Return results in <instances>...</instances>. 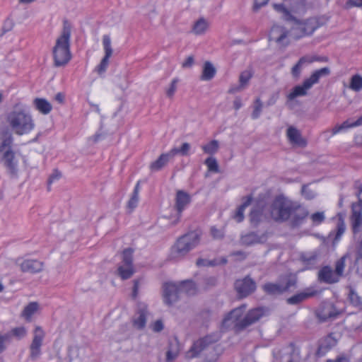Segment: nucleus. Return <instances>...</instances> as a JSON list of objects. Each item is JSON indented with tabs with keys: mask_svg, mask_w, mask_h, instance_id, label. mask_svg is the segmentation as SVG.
Wrapping results in <instances>:
<instances>
[{
	"mask_svg": "<svg viewBox=\"0 0 362 362\" xmlns=\"http://www.w3.org/2000/svg\"><path fill=\"white\" fill-rule=\"evenodd\" d=\"M219 339L220 335L217 333H211L199 338L193 343L192 346L187 353V357L188 358L197 357L203 350L206 349L211 344L217 342Z\"/></svg>",
	"mask_w": 362,
	"mask_h": 362,
	"instance_id": "nucleus-8",
	"label": "nucleus"
},
{
	"mask_svg": "<svg viewBox=\"0 0 362 362\" xmlns=\"http://www.w3.org/2000/svg\"><path fill=\"white\" fill-rule=\"evenodd\" d=\"M164 328L163 323L161 320H157L153 325V330L155 332H160Z\"/></svg>",
	"mask_w": 362,
	"mask_h": 362,
	"instance_id": "nucleus-63",
	"label": "nucleus"
},
{
	"mask_svg": "<svg viewBox=\"0 0 362 362\" xmlns=\"http://www.w3.org/2000/svg\"><path fill=\"white\" fill-rule=\"evenodd\" d=\"M0 139V153L5 152L7 149H11L13 137L8 130H4L1 132Z\"/></svg>",
	"mask_w": 362,
	"mask_h": 362,
	"instance_id": "nucleus-28",
	"label": "nucleus"
},
{
	"mask_svg": "<svg viewBox=\"0 0 362 362\" xmlns=\"http://www.w3.org/2000/svg\"><path fill=\"white\" fill-rule=\"evenodd\" d=\"M286 134L288 140L294 144H297L299 146H305L307 142L305 139L302 138L300 132L293 127H289L287 129Z\"/></svg>",
	"mask_w": 362,
	"mask_h": 362,
	"instance_id": "nucleus-25",
	"label": "nucleus"
},
{
	"mask_svg": "<svg viewBox=\"0 0 362 362\" xmlns=\"http://www.w3.org/2000/svg\"><path fill=\"white\" fill-rule=\"evenodd\" d=\"M45 332L40 326H37L34 330V337L30 346V358L35 360L41 354V346L42 345Z\"/></svg>",
	"mask_w": 362,
	"mask_h": 362,
	"instance_id": "nucleus-14",
	"label": "nucleus"
},
{
	"mask_svg": "<svg viewBox=\"0 0 362 362\" xmlns=\"http://www.w3.org/2000/svg\"><path fill=\"white\" fill-rule=\"evenodd\" d=\"M194 57L192 56H189L185 62H182V66L183 68H190L194 64Z\"/></svg>",
	"mask_w": 362,
	"mask_h": 362,
	"instance_id": "nucleus-64",
	"label": "nucleus"
},
{
	"mask_svg": "<svg viewBox=\"0 0 362 362\" xmlns=\"http://www.w3.org/2000/svg\"><path fill=\"white\" fill-rule=\"evenodd\" d=\"M191 146L189 143H183L180 148H173L170 151L173 157L177 154H180L182 156H187L189 155Z\"/></svg>",
	"mask_w": 362,
	"mask_h": 362,
	"instance_id": "nucleus-43",
	"label": "nucleus"
},
{
	"mask_svg": "<svg viewBox=\"0 0 362 362\" xmlns=\"http://www.w3.org/2000/svg\"><path fill=\"white\" fill-rule=\"evenodd\" d=\"M204 164L207 166L209 171L214 172V173L219 172L218 164L215 158H214V157L207 158L204 161Z\"/></svg>",
	"mask_w": 362,
	"mask_h": 362,
	"instance_id": "nucleus-49",
	"label": "nucleus"
},
{
	"mask_svg": "<svg viewBox=\"0 0 362 362\" xmlns=\"http://www.w3.org/2000/svg\"><path fill=\"white\" fill-rule=\"evenodd\" d=\"M10 331L13 338H16L18 340L24 338L27 334V330L23 326L14 327L11 329Z\"/></svg>",
	"mask_w": 362,
	"mask_h": 362,
	"instance_id": "nucleus-48",
	"label": "nucleus"
},
{
	"mask_svg": "<svg viewBox=\"0 0 362 362\" xmlns=\"http://www.w3.org/2000/svg\"><path fill=\"white\" fill-rule=\"evenodd\" d=\"M38 304L36 302L30 303L24 308L22 312V316L24 317L26 320H30L31 316L36 312Z\"/></svg>",
	"mask_w": 362,
	"mask_h": 362,
	"instance_id": "nucleus-45",
	"label": "nucleus"
},
{
	"mask_svg": "<svg viewBox=\"0 0 362 362\" xmlns=\"http://www.w3.org/2000/svg\"><path fill=\"white\" fill-rule=\"evenodd\" d=\"M288 35V30L285 27L275 25L271 29L269 38L270 41L273 40L279 45L287 46L288 42H284V40L286 39Z\"/></svg>",
	"mask_w": 362,
	"mask_h": 362,
	"instance_id": "nucleus-18",
	"label": "nucleus"
},
{
	"mask_svg": "<svg viewBox=\"0 0 362 362\" xmlns=\"http://www.w3.org/2000/svg\"><path fill=\"white\" fill-rule=\"evenodd\" d=\"M301 192L305 198L308 200L313 199L315 197V194L308 189L306 185H303Z\"/></svg>",
	"mask_w": 362,
	"mask_h": 362,
	"instance_id": "nucleus-55",
	"label": "nucleus"
},
{
	"mask_svg": "<svg viewBox=\"0 0 362 362\" xmlns=\"http://www.w3.org/2000/svg\"><path fill=\"white\" fill-rule=\"evenodd\" d=\"M208 28V23L204 18H199L193 25L192 31L196 35H202L204 33Z\"/></svg>",
	"mask_w": 362,
	"mask_h": 362,
	"instance_id": "nucleus-42",
	"label": "nucleus"
},
{
	"mask_svg": "<svg viewBox=\"0 0 362 362\" xmlns=\"http://www.w3.org/2000/svg\"><path fill=\"white\" fill-rule=\"evenodd\" d=\"M103 45L105 50V56L102 59L99 65L95 68L96 71L99 74H103L109 64V59L112 54V48L111 46V40L109 35H105L103 37Z\"/></svg>",
	"mask_w": 362,
	"mask_h": 362,
	"instance_id": "nucleus-16",
	"label": "nucleus"
},
{
	"mask_svg": "<svg viewBox=\"0 0 362 362\" xmlns=\"http://www.w3.org/2000/svg\"><path fill=\"white\" fill-rule=\"evenodd\" d=\"M269 0H255L253 11L257 12L259 9L267 4Z\"/></svg>",
	"mask_w": 362,
	"mask_h": 362,
	"instance_id": "nucleus-59",
	"label": "nucleus"
},
{
	"mask_svg": "<svg viewBox=\"0 0 362 362\" xmlns=\"http://www.w3.org/2000/svg\"><path fill=\"white\" fill-rule=\"evenodd\" d=\"M295 23L292 28L294 38L298 40L306 35H311L318 28L322 25L320 18L317 17L309 18L305 21H291Z\"/></svg>",
	"mask_w": 362,
	"mask_h": 362,
	"instance_id": "nucleus-7",
	"label": "nucleus"
},
{
	"mask_svg": "<svg viewBox=\"0 0 362 362\" xmlns=\"http://www.w3.org/2000/svg\"><path fill=\"white\" fill-rule=\"evenodd\" d=\"M196 265L199 267L206 266H214L215 265V263L214 262V261H208L205 259L199 258L197 259Z\"/></svg>",
	"mask_w": 362,
	"mask_h": 362,
	"instance_id": "nucleus-58",
	"label": "nucleus"
},
{
	"mask_svg": "<svg viewBox=\"0 0 362 362\" xmlns=\"http://www.w3.org/2000/svg\"><path fill=\"white\" fill-rule=\"evenodd\" d=\"M200 240L201 233L197 230H192L181 235L171 247L170 259L175 260L182 259L199 244Z\"/></svg>",
	"mask_w": 362,
	"mask_h": 362,
	"instance_id": "nucleus-2",
	"label": "nucleus"
},
{
	"mask_svg": "<svg viewBox=\"0 0 362 362\" xmlns=\"http://www.w3.org/2000/svg\"><path fill=\"white\" fill-rule=\"evenodd\" d=\"M317 258L318 253L317 252L300 254V261L304 266L303 270H310L315 269L317 262Z\"/></svg>",
	"mask_w": 362,
	"mask_h": 362,
	"instance_id": "nucleus-24",
	"label": "nucleus"
},
{
	"mask_svg": "<svg viewBox=\"0 0 362 362\" xmlns=\"http://www.w3.org/2000/svg\"><path fill=\"white\" fill-rule=\"evenodd\" d=\"M133 252L132 248H127L122 252V265L133 266Z\"/></svg>",
	"mask_w": 362,
	"mask_h": 362,
	"instance_id": "nucleus-46",
	"label": "nucleus"
},
{
	"mask_svg": "<svg viewBox=\"0 0 362 362\" xmlns=\"http://www.w3.org/2000/svg\"><path fill=\"white\" fill-rule=\"evenodd\" d=\"M135 272L134 267L119 265L117 269V274L122 279H130Z\"/></svg>",
	"mask_w": 362,
	"mask_h": 362,
	"instance_id": "nucleus-37",
	"label": "nucleus"
},
{
	"mask_svg": "<svg viewBox=\"0 0 362 362\" xmlns=\"http://www.w3.org/2000/svg\"><path fill=\"white\" fill-rule=\"evenodd\" d=\"M348 298L350 303L355 307L362 306V298L358 296L352 286H348Z\"/></svg>",
	"mask_w": 362,
	"mask_h": 362,
	"instance_id": "nucleus-38",
	"label": "nucleus"
},
{
	"mask_svg": "<svg viewBox=\"0 0 362 362\" xmlns=\"http://www.w3.org/2000/svg\"><path fill=\"white\" fill-rule=\"evenodd\" d=\"M306 64H308L307 57L303 56L299 59L298 62L291 69V74L293 78H298L300 77L303 66Z\"/></svg>",
	"mask_w": 362,
	"mask_h": 362,
	"instance_id": "nucleus-39",
	"label": "nucleus"
},
{
	"mask_svg": "<svg viewBox=\"0 0 362 362\" xmlns=\"http://www.w3.org/2000/svg\"><path fill=\"white\" fill-rule=\"evenodd\" d=\"M262 103L259 98H257L255 101L254 110H253V112L251 115L252 118L253 119H256L259 118V117L260 116V114L262 112Z\"/></svg>",
	"mask_w": 362,
	"mask_h": 362,
	"instance_id": "nucleus-50",
	"label": "nucleus"
},
{
	"mask_svg": "<svg viewBox=\"0 0 362 362\" xmlns=\"http://www.w3.org/2000/svg\"><path fill=\"white\" fill-rule=\"evenodd\" d=\"M310 218L313 223L320 224L325 221V217L323 212H316L311 215Z\"/></svg>",
	"mask_w": 362,
	"mask_h": 362,
	"instance_id": "nucleus-53",
	"label": "nucleus"
},
{
	"mask_svg": "<svg viewBox=\"0 0 362 362\" xmlns=\"http://www.w3.org/2000/svg\"><path fill=\"white\" fill-rule=\"evenodd\" d=\"M264 315L265 310L263 308L251 309L240 321L235 324V329L239 332L243 331L258 322Z\"/></svg>",
	"mask_w": 362,
	"mask_h": 362,
	"instance_id": "nucleus-9",
	"label": "nucleus"
},
{
	"mask_svg": "<svg viewBox=\"0 0 362 362\" xmlns=\"http://www.w3.org/2000/svg\"><path fill=\"white\" fill-rule=\"evenodd\" d=\"M349 258V255L346 253L339 259H337L334 264V272L339 279L344 276V268L346 266V260Z\"/></svg>",
	"mask_w": 362,
	"mask_h": 362,
	"instance_id": "nucleus-36",
	"label": "nucleus"
},
{
	"mask_svg": "<svg viewBox=\"0 0 362 362\" xmlns=\"http://www.w3.org/2000/svg\"><path fill=\"white\" fill-rule=\"evenodd\" d=\"M234 288L239 298H246L256 290V282L249 276L243 279H237L234 284Z\"/></svg>",
	"mask_w": 362,
	"mask_h": 362,
	"instance_id": "nucleus-10",
	"label": "nucleus"
},
{
	"mask_svg": "<svg viewBox=\"0 0 362 362\" xmlns=\"http://www.w3.org/2000/svg\"><path fill=\"white\" fill-rule=\"evenodd\" d=\"M139 199V195L132 193L131 198L127 203V208L130 210V212L137 206Z\"/></svg>",
	"mask_w": 362,
	"mask_h": 362,
	"instance_id": "nucleus-51",
	"label": "nucleus"
},
{
	"mask_svg": "<svg viewBox=\"0 0 362 362\" xmlns=\"http://www.w3.org/2000/svg\"><path fill=\"white\" fill-rule=\"evenodd\" d=\"M317 291L311 288H307L303 291L298 293L288 298L286 301L289 305H298L304 300L316 296Z\"/></svg>",
	"mask_w": 362,
	"mask_h": 362,
	"instance_id": "nucleus-22",
	"label": "nucleus"
},
{
	"mask_svg": "<svg viewBox=\"0 0 362 362\" xmlns=\"http://www.w3.org/2000/svg\"><path fill=\"white\" fill-rule=\"evenodd\" d=\"M264 209L262 206H254L250 213V223L253 227H257L262 220Z\"/></svg>",
	"mask_w": 362,
	"mask_h": 362,
	"instance_id": "nucleus-30",
	"label": "nucleus"
},
{
	"mask_svg": "<svg viewBox=\"0 0 362 362\" xmlns=\"http://www.w3.org/2000/svg\"><path fill=\"white\" fill-rule=\"evenodd\" d=\"M297 277L291 274L281 276L279 281L268 282L262 286L264 293L269 296H280L297 287Z\"/></svg>",
	"mask_w": 362,
	"mask_h": 362,
	"instance_id": "nucleus-6",
	"label": "nucleus"
},
{
	"mask_svg": "<svg viewBox=\"0 0 362 362\" xmlns=\"http://www.w3.org/2000/svg\"><path fill=\"white\" fill-rule=\"evenodd\" d=\"M295 202L288 199L284 195H278L273 200L270 206L272 218L279 223L286 222L291 217V211Z\"/></svg>",
	"mask_w": 362,
	"mask_h": 362,
	"instance_id": "nucleus-4",
	"label": "nucleus"
},
{
	"mask_svg": "<svg viewBox=\"0 0 362 362\" xmlns=\"http://www.w3.org/2000/svg\"><path fill=\"white\" fill-rule=\"evenodd\" d=\"M180 294L184 293L187 296H192L196 293L197 287L192 280H185L177 284Z\"/></svg>",
	"mask_w": 362,
	"mask_h": 362,
	"instance_id": "nucleus-31",
	"label": "nucleus"
},
{
	"mask_svg": "<svg viewBox=\"0 0 362 362\" xmlns=\"http://www.w3.org/2000/svg\"><path fill=\"white\" fill-rule=\"evenodd\" d=\"M349 88L356 92L362 90V76L359 74L353 75L350 79Z\"/></svg>",
	"mask_w": 362,
	"mask_h": 362,
	"instance_id": "nucleus-41",
	"label": "nucleus"
},
{
	"mask_svg": "<svg viewBox=\"0 0 362 362\" xmlns=\"http://www.w3.org/2000/svg\"><path fill=\"white\" fill-rule=\"evenodd\" d=\"M309 215V211L306 208L300 204L295 202L291 211V217L289 218L290 225L292 228H298L303 224Z\"/></svg>",
	"mask_w": 362,
	"mask_h": 362,
	"instance_id": "nucleus-15",
	"label": "nucleus"
},
{
	"mask_svg": "<svg viewBox=\"0 0 362 362\" xmlns=\"http://www.w3.org/2000/svg\"><path fill=\"white\" fill-rule=\"evenodd\" d=\"M178 78H174L170 85V87L166 90V95L168 97V98H172L176 90H177V83H178Z\"/></svg>",
	"mask_w": 362,
	"mask_h": 362,
	"instance_id": "nucleus-52",
	"label": "nucleus"
},
{
	"mask_svg": "<svg viewBox=\"0 0 362 362\" xmlns=\"http://www.w3.org/2000/svg\"><path fill=\"white\" fill-rule=\"evenodd\" d=\"M2 161L8 173L12 175L17 173L18 160L16 158L15 153L11 149H7L2 152Z\"/></svg>",
	"mask_w": 362,
	"mask_h": 362,
	"instance_id": "nucleus-20",
	"label": "nucleus"
},
{
	"mask_svg": "<svg viewBox=\"0 0 362 362\" xmlns=\"http://www.w3.org/2000/svg\"><path fill=\"white\" fill-rule=\"evenodd\" d=\"M267 238L266 233L259 235L257 232H250L240 236V243L243 245L251 246L255 244L264 243Z\"/></svg>",
	"mask_w": 362,
	"mask_h": 362,
	"instance_id": "nucleus-21",
	"label": "nucleus"
},
{
	"mask_svg": "<svg viewBox=\"0 0 362 362\" xmlns=\"http://www.w3.org/2000/svg\"><path fill=\"white\" fill-rule=\"evenodd\" d=\"M62 176V174L60 173V171H59L58 170L55 169L52 173L49 175V178H48V181H47V183H48V190H49V185L54 182L55 180H58Z\"/></svg>",
	"mask_w": 362,
	"mask_h": 362,
	"instance_id": "nucleus-54",
	"label": "nucleus"
},
{
	"mask_svg": "<svg viewBox=\"0 0 362 362\" xmlns=\"http://www.w3.org/2000/svg\"><path fill=\"white\" fill-rule=\"evenodd\" d=\"M253 76L252 69H247L241 72L239 76V83L243 88L247 85L248 82Z\"/></svg>",
	"mask_w": 362,
	"mask_h": 362,
	"instance_id": "nucleus-47",
	"label": "nucleus"
},
{
	"mask_svg": "<svg viewBox=\"0 0 362 362\" xmlns=\"http://www.w3.org/2000/svg\"><path fill=\"white\" fill-rule=\"evenodd\" d=\"M172 158L173 157L171 155L170 151L167 153L161 154L156 160L151 163V170L152 171H158L161 170Z\"/></svg>",
	"mask_w": 362,
	"mask_h": 362,
	"instance_id": "nucleus-29",
	"label": "nucleus"
},
{
	"mask_svg": "<svg viewBox=\"0 0 362 362\" xmlns=\"http://www.w3.org/2000/svg\"><path fill=\"white\" fill-rule=\"evenodd\" d=\"M362 124V115L354 122L350 123L349 120L344 121L342 124L335 126L332 129V134H336L349 128L360 126Z\"/></svg>",
	"mask_w": 362,
	"mask_h": 362,
	"instance_id": "nucleus-35",
	"label": "nucleus"
},
{
	"mask_svg": "<svg viewBox=\"0 0 362 362\" xmlns=\"http://www.w3.org/2000/svg\"><path fill=\"white\" fill-rule=\"evenodd\" d=\"M16 264L24 273L36 274L43 270L44 263L34 259L18 258Z\"/></svg>",
	"mask_w": 362,
	"mask_h": 362,
	"instance_id": "nucleus-13",
	"label": "nucleus"
},
{
	"mask_svg": "<svg viewBox=\"0 0 362 362\" xmlns=\"http://www.w3.org/2000/svg\"><path fill=\"white\" fill-rule=\"evenodd\" d=\"M211 234L215 239H222L224 237V233L222 230L216 228L215 226L211 228Z\"/></svg>",
	"mask_w": 362,
	"mask_h": 362,
	"instance_id": "nucleus-56",
	"label": "nucleus"
},
{
	"mask_svg": "<svg viewBox=\"0 0 362 362\" xmlns=\"http://www.w3.org/2000/svg\"><path fill=\"white\" fill-rule=\"evenodd\" d=\"M330 72L329 67H323L315 70L308 78L304 80L302 85H298L293 88L291 93L287 95L288 100L291 101L298 97L307 95L308 90L310 89L314 84L317 83L321 77L328 76Z\"/></svg>",
	"mask_w": 362,
	"mask_h": 362,
	"instance_id": "nucleus-5",
	"label": "nucleus"
},
{
	"mask_svg": "<svg viewBox=\"0 0 362 362\" xmlns=\"http://www.w3.org/2000/svg\"><path fill=\"white\" fill-rule=\"evenodd\" d=\"M245 308V305H242L238 308H234L225 316L223 320V323H226L227 322L232 320L235 322L236 324L241 320L240 318L243 315Z\"/></svg>",
	"mask_w": 362,
	"mask_h": 362,
	"instance_id": "nucleus-27",
	"label": "nucleus"
},
{
	"mask_svg": "<svg viewBox=\"0 0 362 362\" xmlns=\"http://www.w3.org/2000/svg\"><path fill=\"white\" fill-rule=\"evenodd\" d=\"M219 148V143L217 140H212L206 145L202 146L203 151L205 153L213 155L215 154Z\"/></svg>",
	"mask_w": 362,
	"mask_h": 362,
	"instance_id": "nucleus-44",
	"label": "nucleus"
},
{
	"mask_svg": "<svg viewBox=\"0 0 362 362\" xmlns=\"http://www.w3.org/2000/svg\"><path fill=\"white\" fill-rule=\"evenodd\" d=\"M317 279L320 282L327 284H334L338 283L340 280L334 271L330 266H323L317 273Z\"/></svg>",
	"mask_w": 362,
	"mask_h": 362,
	"instance_id": "nucleus-19",
	"label": "nucleus"
},
{
	"mask_svg": "<svg viewBox=\"0 0 362 362\" xmlns=\"http://www.w3.org/2000/svg\"><path fill=\"white\" fill-rule=\"evenodd\" d=\"M6 122L17 135L21 136L30 132L35 127L31 115L23 109L15 108L6 116Z\"/></svg>",
	"mask_w": 362,
	"mask_h": 362,
	"instance_id": "nucleus-3",
	"label": "nucleus"
},
{
	"mask_svg": "<svg viewBox=\"0 0 362 362\" xmlns=\"http://www.w3.org/2000/svg\"><path fill=\"white\" fill-rule=\"evenodd\" d=\"M162 289L165 304L171 306L179 300L180 293L177 284L165 282L163 284Z\"/></svg>",
	"mask_w": 362,
	"mask_h": 362,
	"instance_id": "nucleus-11",
	"label": "nucleus"
},
{
	"mask_svg": "<svg viewBox=\"0 0 362 362\" xmlns=\"http://www.w3.org/2000/svg\"><path fill=\"white\" fill-rule=\"evenodd\" d=\"M191 197L184 190H177L175 199L174 208L177 211V218L173 224L176 225L180 222L182 211L190 204Z\"/></svg>",
	"mask_w": 362,
	"mask_h": 362,
	"instance_id": "nucleus-12",
	"label": "nucleus"
},
{
	"mask_svg": "<svg viewBox=\"0 0 362 362\" xmlns=\"http://www.w3.org/2000/svg\"><path fill=\"white\" fill-rule=\"evenodd\" d=\"M71 30V24L67 20L64 21L62 34L57 39L52 50L55 66H64L71 58L70 52Z\"/></svg>",
	"mask_w": 362,
	"mask_h": 362,
	"instance_id": "nucleus-1",
	"label": "nucleus"
},
{
	"mask_svg": "<svg viewBox=\"0 0 362 362\" xmlns=\"http://www.w3.org/2000/svg\"><path fill=\"white\" fill-rule=\"evenodd\" d=\"M308 60V64L313 63V62H327V58L325 57H320V56H309L305 55Z\"/></svg>",
	"mask_w": 362,
	"mask_h": 362,
	"instance_id": "nucleus-61",
	"label": "nucleus"
},
{
	"mask_svg": "<svg viewBox=\"0 0 362 362\" xmlns=\"http://www.w3.org/2000/svg\"><path fill=\"white\" fill-rule=\"evenodd\" d=\"M216 73V70L213 64L209 61L205 62L200 78L202 81H210L215 76Z\"/></svg>",
	"mask_w": 362,
	"mask_h": 362,
	"instance_id": "nucleus-33",
	"label": "nucleus"
},
{
	"mask_svg": "<svg viewBox=\"0 0 362 362\" xmlns=\"http://www.w3.org/2000/svg\"><path fill=\"white\" fill-rule=\"evenodd\" d=\"M244 211H245V209L242 208L240 206L237 209V211H236V214L235 216V218H236V220L238 223L242 222L244 219Z\"/></svg>",
	"mask_w": 362,
	"mask_h": 362,
	"instance_id": "nucleus-62",
	"label": "nucleus"
},
{
	"mask_svg": "<svg viewBox=\"0 0 362 362\" xmlns=\"http://www.w3.org/2000/svg\"><path fill=\"white\" fill-rule=\"evenodd\" d=\"M340 315L333 304L327 303L322 305L317 312V317L320 322L336 319Z\"/></svg>",
	"mask_w": 362,
	"mask_h": 362,
	"instance_id": "nucleus-17",
	"label": "nucleus"
},
{
	"mask_svg": "<svg viewBox=\"0 0 362 362\" xmlns=\"http://www.w3.org/2000/svg\"><path fill=\"white\" fill-rule=\"evenodd\" d=\"M332 347L331 344V339L329 338H325L319 341L318 347L315 352L317 357L324 356Z\"/></svg>",
	"mask_w": 362,
	"mask_h": 362,
	"instance_id": "nucleus-34",
	"label": "nucleus"
},
{
	"mask_svg": "<svg viewBox=\"0 0 362 362\" xmlns=\"http://www.w3.org/2000/svg\"><path fill=\"white\" fill-rule=\"evenodd\" d=\"M345 226L343 222L339 223L337 227V233L334 238V240L337 241L340 239L341 235L344 233Z\"/></svg>",
	"mask_w": 362,
	"mask_h": 362,
	"instance_id": "nucleus-57",
	"label": "nucleus"
},
{
	"mask_svg": "<svg viewBox=\"0 0 362 362\" xmlns=\"http://www.w3.org/2000/svg\"><path fill=\"white\" fill-rule=\"evenodd\" d=\"M13 25H14V23H13V21L9 18H7L4 21L3 27H2L3 32L6 33V32L11 30Z\"/></svg>",
	"mask_w": 362,
	"mask_h": 362,
	"instance_id": "nucleus-60",
	"label": "nucleus"
},
{
	"mask_svg": "<svg viewBox=\"0 0 362 362\" xmlns=\"http://www.w3.org/2000/svg\"><path fill=\"white\" fill-rule=\"evenodd\" d=\"M33 105L36 110H37L40 112L43 115L49 114L52 109V106L46 99L37 98L33 100Z\"/></svg>",
	"mask_w": 362,
	"mask_h": 362,
	"instance_id": "nucleus-32",
	"label": "nucleus"
},
{
	"mask_svg": "<svg viewBox=\"0 0 362 362\" xmlns=\"http://www.w3.org/2000/svg\"><path fill=\"white\" fill-rule=\"evenodd\" d=\"M148 310L147 307L144 305L140 307L136 313V316L133 319V324L139 329H142L145 327L146 323Z\"/></svg>",
	"mask_w": 362,
	"mask_h": 362,
	"instance_id": "nucleus-26",
	"label": "nucleus"
},
{
	"mask_svg": "<svg viewBox=\"0 0 362 362\" xmlns=\"http://www.w3.org/2000/svg\"><path fill=\"white\" fill-rule=\"evenodd\" d=\"M274 8L280 13H283V18L286 21H297V18L293 16L291 12L282 4H274Z\"/></svg>",
	"mask_w": 362,
	"mask_h": 362,
	"instance_id": "nucleus-40",
	"label": "nucleus"
},
{
	"mask_svg": "<svg viewBox=\"0 0 362 362\" xmlns=\"http://www.w3.org/2000/svg\"><path fill=\"white\" fill-rule=\"evenodd\" d=\"M351 221L354 233H358L362 226V209L359 204L351 205Z\"/></svg>",
	"mask_w": 362,
	"mask_h": 362,
	"instance_id": "nucleus-23",
	"label": "nucleus"
}]
</instances>
